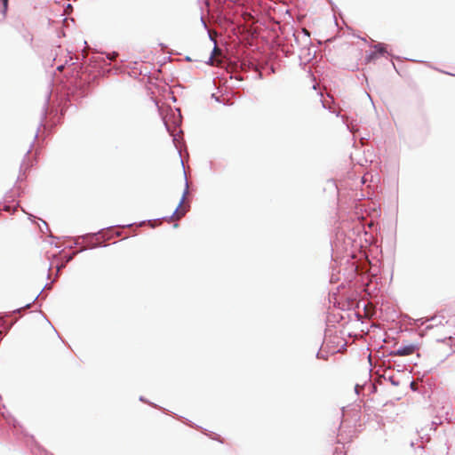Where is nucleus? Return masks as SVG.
<instances>
[{"mask_svg":"<svg viewBox=\"0 0 455 455\" xmlns=\"http://www.w3.org/2000/svg\"><path fill=\"white\" fill-rule=\"evenodd\" d=\"M386 52V50L379 45H375L374 50L369 52L364 59V63L369 64L374 62L379 56L383 55Z\"/></svg>","mask_w":455,"mask_h":455,"instance_id":"1","label":"nucleus"},{"mask_svg":"<svg viewBox=\"0 0 455 455\" xmlns=\"http://www.w3.org/2000/svg\"><path fill=\"white\" fill-rule=\"evenodd\" d=\"M415 351V347L413 345H408L404 347H399L396 351L394 352L395 355H412Z\"/></svg>","mask_w":455,"mask_h":455,"instance_id":"2","label":"nucleus"},{"mask_svg":"<svg viewBox=\"0 0 455 455\" xmlns=\"http://www.w3.org/2000/svg\"><path fill=\"white\" fill-rule=\"evenodd\" d=\"M185 196H186V193L183 195L182 196V199L179 204V206L176 208L173 215H174V218L176 220H180V218H182L186 212H187V209L185 207L182 206L183 203H184V200H185Z\"/></svg>","mask_w":455,"mask_h":455,"instance_id":"3","label":"nucleus"},{"mask_svg":"<svg viewBox=\"0 0 455 455\" xmlns=\"http://www.w3.org/2000/svg\"><path fill=\"white\" fill-rule=\"evenodd\" d=\"M220 54H221V50L220 48H218L217 46H215L213 51H212V55L213 56H218V55H220Z\"/></svg>","mask_w":455,"mask_h":455,"instance_id":"4","label":"nucleus"},{"mask_svg":"<svg viewBox=\"0 0 455 455\" xmlns=\"http://www.w3.org/2000/svg\"><path fill=\"white\" fill-rule=\"evenodd\" d=\"M4 10L7 8L8 0H3Z\"/></svg>","mask_w":455,"mask_h":455,"instance_id":"5","label":"nucleus"}]
</instances>
